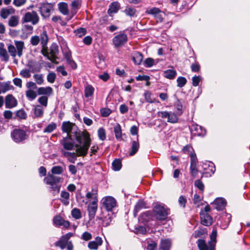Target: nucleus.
Masks as SVG:
<instances>
[{
    "label": "nucleus",
    "mask_w": 250,
    "mask_h": 250,
    "mask_svg": "<svg viewBox=\"0 0 250 250\" xmlns=\"http://www.w3.org/2000/svg\"><path fill=\"white\" fill-rule=\"evenodd\" d=\"M62 129L63 132L67 133L66 136H73V134H74L78 142L76 145L78 156H86L91 144L88 133L86 131H81L74 124L69 122H63Z\"/></svg>",
    "instance_id": "nucleus-1"
},
{
    "label": "nucleus",
    "mask_w": 250,
    "mask_h": 250,
    "mask_svg": "<svg viewBox=\"0 0 250 250\" xmlns=\"http://www.w3.org/2000/svg\"><path fill=\"white\" fill-rule=\"evenodd\" d=\"M48 42V37L46 30H43L41 34V44L42 45V53L53 62H55L57 56L59 54V47L56 43H53L50 47L49 50L46 47Z\"/></svg>",
    "instance_id": "nucleus-2"
},
{
    "label": "nucleus",
    "mask_w": 250,
    "mask_h": 250,
    "mask_svg": "<svg viewBox=\"0 0 250 250\" xmlns=\"http://www.w3.org/2000/svg\"><path fill=\"white\" fill-rule=\"evenodd\" d=\"M61 179L60 177L53 174H48L44 179V182L50 186V192L54 196L57 195L60 192L61 187L60 183Z\"/></svg>",
    "instance_id": "nucleus-3"
},
{
    "label": "nucleus",
    "mask_w": 250,
    "mask_h": 250,
    "mask_svg": "<svg viewBox=\"0 0 250 250\" xmlns=\"http://www.w3.org/2000/svg\"><path fill=\"white\" fill-rule=\"evenodd\" d=\"M169 210L161 205H156L153 208L155 217L158 220H165L168 214Z\"/></svg>",
    "instance_id": "nucleus-4"
},
{
    "label": "nucleus",
    "mask_w": 250,
    "mask_h": 250,
    "mask_svg": "<svg viewBox=\"0 0 250 250\" xmlns=\"http://www.w3.org/2000/svg\"><path fill=\"white\" fill-rule=\"evenodd\" d=\"M12 139L16 143H21L26 140L28 135L26 132L21 129H15L11 132Z\"/></svg>",
    "instance_id": "nucleus-5"
},
{
    "label": "nucleus",
    "mask_w": 250,
    "mask_h": 250,
    "mask_svg": "<svg viewBox=\"0 0 250 250\" xmlns=\"http://www.w3.org/2000/svg\"><path fill=\"white\" fill-rule=\"evenodd\" d=\"M39 21V17L35 11L26 12L22 19V22H31L33 25L37 24Z\"/></svg>",
    "instance_id": "nucleus-6"
},
{
    "label": "nucleus",
    "mask_w": 250,
    "mask_h": 250,
    "mask_svg": "<svg viewBox=\"0 0 250 250\" xmlns=\"http://www.w3.org/2000/svg\"><path fill=\"white\" fill-rule=\"evenodd\" d=\"M73 136H66L60 141L61 144L63 146L65 150H72L75 147L77 148L76 145L75 144L74 141L72 139Z\"/></svg>",
    "instance_id": "nucleus-7"
},
{
    "label": "nucleus",
    "mask_w": 250,
    "mask_h": 250,
    "mask_svg": "<svg viewBox=\"0 0 250 250\" xmlns=\"http://www.w3.org/2000/svg\"><path fill=\"white\" fill-rule=\"evenodd\" d=\"M103 206L108 211H112L116 206V201L111 196H107L102 199Z\"/></svg>",
    "instance_id": "nucleus-8"
},
{
    "label": "nucleus",
    "mask_w": 250,
    "mask_h": 250,
    "mask_svg": "<svg viewBox=\"0 0 250 250\" xmlns=\"http://www.w3.org/2000/svg\"><path fill=\"white\" fill-rule=\"evenodd\" d=\"M53 10V5L51 3L42 4L40 7V12L42 18L46 19L49 17L51 12Z\"/></svg>",
    "instance_id": "nucleus-9"
},
{
    "label": "nucleus",
    "mask_w": 250,
    "mask_h": 250,
    "mask_svg": "<svg viewBox=\"0 0 250 250\" xmlns=\"http://www.w3.org/2000/svg\"><path fill=\"white\" fill-rule=\"evenodd\" d=\"M127 41V36L124 33H121L115 36L112 40L113 43L116 47L124 45Z\"/></svg>",
    "instance_id": "nucleus-10"
},
{
    "label": "nucleus",
    "mask_w": 250,
    "mask_h": 250,
    "mask_svg": "<svg viewBox=\"0 0 250 250\" xmlns=\"http://www.w3.org/2000/svg\"><path fill=\"white\" fill-rule=\"evenodd\" d=\"M190 130L191 134L195 136H204L206 134V129L196 124H193L190 126Z\"/></svg>",
    "instance_id": "nucleus-11"
},
{
    "label": "nucleus",
    "mask_w": 250,
    "mask_h": 250,
    "mask_svg": "<svg viewBox=\"0 0 250 250\" xmlns=\"http://www.w3.org/2000/svg\"><path fill=\"white\" fill-rule=\"evenodd\" d=\"M97 209L98 202L91 201L89 203L87 206V210L90 220H92L94 218Z\"/></svg>",
    "instance_id": "nucleus-12"
},
{
    "label": "nucleus",
    "mask_w": 250,
    "mask_h": 250,
    "mask_svg": "<svg viewBox=\"0 0 250 250\" xmlns=\"http://www.w3.org/2000/svg\"><path fill=\"white\" fill-rule=\"evenodd\" d=\"M201 224L205 226H209L212 223V218L208 213L203 211L200 213Z\"/></svg>",
    "instance_id": "nucleus-13"
},
{
    "label": "nucleus",
    "mask_w": 250,
    "mask_h": 250,
    "mask_svg": "<svg viewBox=\"0 0 250 250\" xmlns=\"http://www.w3.org/2000/svg\"><path fill=\"white\" fill-rule=\"evenodd\" d=\"M227 202L225 199L223 198H216L212 205L214 206V208L218 210H223L226 206Z\"/></svg>",
    "instance_id": "nucleus-14"
},
{
    "label": "nucleus",
    "mask_w": 250,
    "mask_h": 250,
    "mask_svg": "<svg viewBox=\"0 0 250 250\" xmlns=\"http://www.w3.org/2000/svg\"><path fill=\"white\" fill-rule=\"evenodd\" d=\"M5 105L6 108H13L17 105V101L12 95H8L5 97Z\"/></svg>",
    "instance_id": "nucleus-15"
},
{
    "label": "nucleus",
    "mask_w": 250,
    "mask_h": 250,
    "mask_svg": "<svg viewBox=\"0 0 250 250\" xmlns=\"http://www.w3.org/2000/svg\"><path fill=\"white\" fill-rule=\"evenodd\" d=\"M103 240L101 237L97 236L95 240L88 243L87 247L90 250H97L99 247L103 244Z\"/></svg>",
    "instance_id": "nucleus-16"
},
{
    "label": "nucleus",
    "mask_w": 250,
    "mask_h": 250,
    "mask_svg": "<svg viewBox=\"0 0 250 250\" xmlns=\"http://www.w3.org/2000/svg\"><path fill=\"white\" fill-rule=\"evenodd\" d=\"M53 222L55 225L63 226L65 228H68L70 226V223L68 221H65L60 216H55L53 219Z\"/></svg>",
    "instance_id": "nucleus-17"
},
{
    "label": "nucleus",
    "mask_w": 250,
    "mask_h": 250,
    "mask_svg": "<svg viewBox=\"0 0 250 250\" xmlns=\"http://www.w3.org/2000/svg\"><path fill=\"white\" fill-rule=\"evenodd\" d=\"M0 58L2 61L7 62L9 61V57L6 49L4 48L3 42H0Z\"/></svg>",
    "instance_id": "nucleus-18"
},
{
    "label": "nucleus",
    "mask_w": 250,
    "mask_h": 250,
    "mask_svg": "<svg viewBox=\"0 0 250 250\" xmlns=\"http://www.w3.org/2000/svg\"><path fill=\"white\" fill-rule=\"evenodd\" d=\"M85 197L87 199H91L92 201L98 202V189L96 187L92 188L91 191L88 192Z\"/></svg>",
    "instance_id": "nucleus-19"
},
{
    "label": "nucleus",
    "mask_w": 250,
    "mask_h": 250,
    "mask_svg": "<svg viewBox=\"0 0 250 250\" xmlns=\"http://www.w3.org/2000/svg\"><path fill=\"white\" fill-rule=\"evenodd\" d=\"M14 44L17 51V55L19 58H21L22 55L23 50L24 48V42L21 41H14Z\"/></svg>",
    "instance_id": "nucleus-20"
},
{
    "label": "nucleus",
    "mask_w": 250,
    "mask_h": 250,
    "mask_svg": "<svg viewBox=\"0 0 250 250\" xmlns=\"http://www.w3.org/2000/svg\"><path fill=\"white\" fill-rule=\"evenodd\" d=\"M61 46L65 59L66 60L71 59V51L67 46L66 43L65 42H62Z\"/></svg>",
    "instance_id": "nucleus-21"
},
{
    "label": "nucleus",
    "mask_w": 250,
    "mask_h": 250,
    "mask_svg": "<svg viewBox=\"0 0 250 250\" xmlns=\"http://www.w3.org/2000/svg\"><path fill=\"white\" fill-rule=\"evenodd\" d=\"M216 236L217 231L216 229H213L211 234L210 235V241L208 242V245H209V250H215Z\"/></svg>",
    "instance_id": "nucleus-22"
},
{
    "label": "nucleus",
    "mask_w": 250,
    "mask_h": 250,
    "mask_svg": "<svg viewBox=\"0 0 250 250\" xmlns=\"http://www.w3.org/2000/svg\"><path fill=\"white\" fill-rule=\"evenodd\" d=\"M53 89L50 87H39L38 89V95H46L45 96H48L52 94Z\"/></svg>",
    "instance_id": "nucleus-23"
},
{
    "label": "nucleus",
    "mask_w": 250,
    "mask_h": 250,
    "mask_svg": "<svg viewBox=\"0 0 250 250\" xmlns=\"http://www.w3.org/2000/svg\"><path fill=\"white\" fill-rule=\"evenodd\" d=\"M15 12V9L12 8H2L0 10V16L3 19H6L10 14H14Z\"/></svg>",
    "instance_id": "nucleus-24"
},
{
    "label": "nucleus",
    "mask_w": 250,
    "mask_h": 250,
    "mask_svg": "<svg viewBox=\"0 0 250 250\" xmlns=\"http://www.w3.org/2000/svg\"><path fill=\"white\" fill-rule=\"evenodd\" d=\"M132 60L135 64L139 65L143 60V56L139 52H134L132 55Z\"/></svg>",
    "instance_id": "nucleus-25"
},
{
    "label": "nucleus",
    "mask_w": 250,
    "mask_h": 250,
    "mask_svg": "<svg viewBox=\"0 0 250 250\" xmlns=\"http://www.w3.org/2000/svg\"><path fill=\"white\" fill-rule=\"evenodd\" d=\"M60 200L61 202L65 206H67L69 204L70 194L69 192L66 191H62L61 193Z\"/></svg>",
    "instance_id": "nucleus-26"
},
{
    "label": "nucleus",
    "mask_w": 250,
    "mask_h": 250,
    "mask_svg": "<svg viewBox=\"0 0 250 250\" xmlns=\"http://www.w3.org/2000/svg\"><path fill=\"white\" fill-rule=\"evenodd\" d=\"M120 4L118 2H113L111 3L108 10V14L112 16V14L116 13L119 9Z\"/></svg>",
    "instance_id": "nucleus-27"
},
{
    "label": "nucleus",
    "mask_w": 250,
    "mask_h": 250,
    "mask_svg": "<svg viewBox=\"0 0 250 250\" xmlns=\"http://www.w3.org/2000/svg\"><path fill=\"white\" fill-rule=\"evenodd\" d=\"M13 88L14 87L13 85H11V82L10 81L0 83L1 92L5 93L9 90L13 89Z\"/></svg>",
    "instance_id": "nucleus-28"
},
{
    "label": "nucleus",
    "mask_w": 250,
    "mask_h": 250,
    "mask_svg": "<svg viewBox=\"0 0 250 250\" xmlns=\"http://www.w3.org/2000/svg\"><path fill=\"white\" fill-rule=\"evenodd\" d=\"M176 74L177 72L174 69H167L164 71V76L170 80L174 79Z\"/></svg>",
    "instance_id": "nucleus-29"
},
{
    "label": "nucleus",
    "mask_w": 250,
    "mask_h": 250,
    "mask_svg": "<svg viewBox=\"0 0 250 250\" xmlns=\"http://www.w3.org/2000/svg\"><path fill=\"white\" fill-rule=\"evenodd\" d=\"M114 131L116 138L117 140H121L122 139V132L121 126L119 124H117L114 127Z\"/></svg>",
    "instance_id": "nucleus-30"
},
{
    "label": "nucleus",
    "mask_w": 250,
    "mask_h": 250,
    "mask_svg": "<svg viewBox=\"0 0 250 250\" xmlns=\"http://www.w3.org/2000/svg\"><path fill=\"white\" fill-rule=\"evenodd\" d=\"M19 22V18L17 16H11L8 21V25L10 27L17 26Z\"/></svg>",
    "instance_id": "nucleus-31"
},
{
    "label": "nucleus",
    "mask_w": 250,
    "mask_h": 250,
    "mask_svg": "<svg viewBox=\"0 0 250 250\" xmlns=\"http://www.w3.org/2000/svg\"><path fill=\"white\" fill-rule=\"evenodd\" d=\"M197 243L200 250H209V245H208L204 240L199 239Z\"/></svg>",
    "instance_id": "nucleus-32"
},
{
    "label": "nucleus",
    "mask_w": 250,
    "mask_h": 250,
    "mask_svg": "<svg viewBox=\"0 0 250 250\" xmlns=\"http://www.w3.org/2000/svg\"><path fill=\"white\" fill-rule=\"evenodd\" d=\"M171 241L168 239L162 240L160 243V249L162 250H169Z\"/></svg>",
    "instance_id": "nucleus-33"
},
{
    "label": "nucleus",
    "mask_w": 250,
    "mask_h": 250,
    "mask_svg": "<svg viewBox=\"0 0 250 250\" xmlns=\"http://www.w3.org/2000/svg\"><path fill=\"white\" fill-rule=\"evenodd\" d=\"M58 8L60 11L64 15H67L68 13V5L66 3L60 2L58 4Z\"/></svg>",
    "instance_id": "nucleus-34"
},
{
    "label": "nucleus",
    "mask_w": 250,
    "mask_h": 250,
    "mask_svg": "<svg viewBox=\"0 0 250 250\" xmlns=\"http://www.w3.org/2000/svg\"><path fill=\"white\" fill-rule=\"evenodd\" d=\"M139 144L137 141H133L132 142L131 150L129 152L130 156L134 155L138 150L139 148Z\"/></svg>",
    "instance_id": "nucleus-35"
},
{
    "label": "nucleus",
    "mask_w": 250,
    "mask_h": 250,
    "mask_svg": "<svg viewBox=\"0 0 250 250\" xmlns=\"http://www.w3.org/2000/svg\"><path fill=\"white\" fill-rule=\"evenodd\" d=\"M37 63L33 61H29L28 63L27 64V66L28 67V70H30L31 72H39L40 71V69H38L36 67Z\"/></svg>",
    "instance_id": "nucleus-36"
},
{
    "label": "nucleus",
    "mask_w": 250,
    "mask_h": 250,
    "mask_svg": "<svg viewBox=\"0 0 250 250\" xmlns=\"http://www.w3.org/2000/svg\"><path fill=\"white\" fill-rule=\"evenodd\" d=\"M178 121V117L177 114L173 112H169L167 122L171 123H176Z\"/></svg>",
    "instance_id": "nucleus-37"
},
{
    "label": "nucleus",
    "mask_w": 250,
    "mask_h": 250,
    "mask_svg": "<svg viewBox=\"0 0 250 250\" xmlns=\"http://www.w3.org/2000/svg\"><path fill=\"white\" fill-rule=\"evenodd\" d=\"M145 206V204L143 201H139L136 204L134 210V216H136L138 212L143 208Z\"/></svg>",
    "instance_id": "nucleus-38"
},
{
    "label": "nucleus",
    "mask_w": 250,
    "mask_h": 250,
    "mask_svg": "<svg viewBox=\"0 0 250 250\" xmlns=\"http://www.w3.org/2000/svg\"><path fill=\"white\" fill-rule=\"evenodd\" d=\"M112 165L113 170L118 171L121 168L122 163L120 159H116L112 162Z\"/></svg>",
    "instance_id": "nucleus-39"
},
{
    "label": "nucleus",
    "mask_w": 250,
    "mask_h": 250,
    "mask_svg": "<svg viewBox=\"0 0 250 250\" xmlns=\"http://www.w3.org/2000/svg\"><path fill=\"white\" fill-rule=\"evenodd\" d=\"M7 49L11 56L13 58H15L17 55V51L15 46L12 44H9L8 46Z\"/></svg>",
    "instance_id": "nucleus-40"
},
{
    "label": "nucleus",
    "mask_w": 250,
    "mask_h": 250,
    "mask_svg": "<svg viewBox=\"0 0 250 250\" xmlns=\"http://www.w3.org/2000/svg\"><path fill=\"white\" fill-rule=\"evenodd\" d=\"M26 96L30 101L34 100L37 97V94L34 91L29 89L26 91Z\"/></svg>",
    "instance_id": "nucleus-41"
},
{
    "label": "nucleus",
    "mask_w": 250,
    "mask_h": 250,
    "mask_svg": "<svg viewBox=\"0 0 250 250\" xmlns=\"http://www.w3.org/2000/svg\"><path fill=\"white\" fill-rule=\"evenodd\" d=\"M57 127V125L56 123H52L48 125L43 130L44 133H51Z\"/></svg>",
    "instance_id": "nucleus-42"
},
{
    "label": "nucleus",
    "mask_w": 250,
    "mask_h": 250,
    "mask_svg": "<svg viewBox=\"0 0 250 250\" xmlns=\"http://www.w3.org/2000/svg\"><path fill=\"white\" fill-rule=\"evenodd\" d=\"M43 114V110L40 105H37L34 108V114L36 117H41Z\"/></svg>",
    "instance_id": "nucleus-43"
},
{
    "label": "nucleus",
    "mask_w": 250,
    "mask_h": 250,
    "mask_svg": "<svg viewBox=\"0 0 250 250\" xmlns=\"http://www.w3.org/2000/svg\"><path fill=\"white\" fill-rule=\"evenodd\" d=\"M94 88L91 86V85H88L87 86L84 90L85 93V96L86 97H89L91 96L94 93Z\"/></svg>",
    "instance_id": "nucleus-44"
},
{
    "label": "nucleus",
    "mask_w": 250,
    "mask_h": 250,
    "mask_svg": "<svg viewBox=\"0 0 250 250\" xmlns=\"http://www.w3.org/2000/svg\"><path fill=\"white\" fill-rule=\"evenodd\" d=\"M71 215L73 218L76 219H79L81 218V213L79 209L77 208H74L71 211Z\"/></svg>",
    "instance_id": "nucleus-45"
},
{
    "label": "nucleus",
    "mask_w": 250,
    "mask_h": 250,
    "mask_svg": "<svg viewBox=\"0 0 250 250\" xmlns=\"http://www.w3.org/2000/svg\"><path fill=\"white\" fill-rule=\"evenodd\" d=\"M41 42V36H33L30 39V43L33 46H37Z\"/></svg>",
    "instance_id": "nucleus-46"
},
{
    "label": "nucleus",
    "mask_w": 250,
    "mask_h": 250,
    "mask_svg": "<svg viewBox=\"0 0 250 250\" xmlns=\"http://www.w3.org/2000/svg\"><path fill=\"white\" fill-rule=\"evenodd\" d=\"M66 243L67 242L61 237L59 241L55 243V246L63 250L66 247Z\"/></svg>",
    "instance_id": "nucleus-47"
},
{
    "label": "nucleus",
    "mask_w": 250,
    "mask_h": 250,
    "mask_svg": "<svg viewBox=\"0 0 250 250\" xmlns=\"http://www.w3.org/2000/svg\"><path fill=\"white\" fill-rule=\"evenodd\" d=\"M187 80L185 77H179L177 79V86L183 87L187 83Z\"/></svg>",
    "instance_id": "nucleus-48"
},
{
    "label": "nucleus",
    "mask_w": 250,
    "mask_h": 250,
    "mask_svg": "<svg viewBox=\"0 0 250 250\" xmlns=\"http://www.w3.org/2000/svg\"><path fill=\"white\" fill-rule=\"evenodd\" d=\"M16 116L20 119H25L27 118V114L23 109H20L16 112Z\"/></svg>",
    "instance_id": "nucleus-49"
},
{
    "label": "nucleus",
    "mask_w": 250,
    "mask_h": 250,
    "mask_svg": "<svg viewBox=\"0 0 250 250\" xmlns=\"http://www.w3.org/2000/svg\"><path fill=\"white\" fill-rule=\"evenodd\" d=\"M51 172L54 174H61L63 172V169L61 166H55L52 168Z\"/></svg>",
    "instance_id": "nucleus-50"
},
{
    "label": "nucleus",
    "mask_w": 250,
    "mask_h": 250,
    "mask_svg": "<svg viewBox=\"0 0 250 250\" xmlns=\"http://www.w3.org/2000/svg\"><path fill=\"white\" fill-rule=\"evenodd\" d=\"M190 157V166H196L197 163V159L196 154L191 152L189 154Z\"/></svg>",
    "instance_id": "nucleus-51"
},
{
    "label": "nucleus",
    "mask_w": 250,
    "mask_h": 250,
    "mask_svg": "<svg viewBox=\"0 0 250 250\" xmlns=\"http://www.w3.org/2000/svg\"><path fill=\"white\" fill-rule=\"evenodd\" d=\"M194 186L197 188L201 192L204 191L205 186L201 180L198 179L195 180L194 182Z\"/></svg>",
    "instance_id": "nucleus-52"
},
{
    "label": "nucleus",
    "mask_w": 250,
    "mask_h": 250,
    "mask_svg": "<svg viewBox=\"0 0 250 250\" xmlns=\"http://www.w3.org/2000/svg\"><path fill=\"white\" fill-rule=\"evenodd\" d=\"M36 83L38 84H42L43 83L44 80L42 74H35L33 76Z\"/></svg>",
    "instance_id": "nucleus-53"
},
{
    "label": "nucleus",
    "mask_w": 250,
    "mask_h": 250,
    "mask_svg": "<svg viewBox=\"0 0 250 250\" xmlns=\"http://www.w3.org/2000/svg\"><path fill=\"white\" fill-rule=\"evenodd\" d=\"M98 136L100 140L104 141L106 139L105 130L103 128H100L98 131Z\"/></svg>",
    "instance_id": "nucleus-54"
},
{
    "label": "nucleus",
    "mask_w": 250,
    "mask_h": 250,
    "mask_svg": "<svg viewBox=\"0 0 250 250\" xmlns=\"http://www.w3.org/2000/svg\"><path fill=\"white\" fill-rule=\"evenodd\" d=\"M38 102L42 105L43 106H44L45 107H46L47 105V103H48V98L47 96H43L41 97H40L38 99Z\"/></svg>",
    "instance_id": "nucleus-55"
},
{
    "label": "nucleus",
    "mask_w": 250,
    "mask_h": 250,
    "mask_svg": "<svg viewBox=\"0 0 250 250\" xmlns=\"http://www.w3.org/2000/svg\"><path fill=\"white\" fill-rule=\"evenodd\" d=\"M30 72V70L28 69H24L21 71L20 74L23 78H29L31 77Z\"/></svg>",
    "instance_id": "nucleus-56"
},
{
    "label": "nucleus",
    "mask_w": 250,
    "mask_h": 250,
    "mask_svg": "<svg viewBox=\"0 0 250 250\" xmlns=\"http://www.w3.org/2000/svg\"><path fill=\"white\" fill-rule=\"evenodd\" d=\"M56 75L54 72H50L47 76V81L50 83H53L56 79Z\"/></svg>",
    "instance_id": "nucleus-57"
},
{
    "label": "nucleus",
    "mask_w": 250,
    "mask_h": 250,
    "mask_svg": "<svg viewBox=\"0 0 250 250\" xmlns=\"http://www.w3.org/2000/svg\"><path fill=\"white\" fill-rule=\"evenodd\" d=\"M157 243L151 241L148 242L147 246V250H156Z\"/></svg>",
    "instance_id": "nucleus-58"
},
{
    "label": "nucleus",
    "mask_w": 250,
    "mask_h": 250,
    "mask_svg": "<svg viewBox=\"0 0 250 250\" xmlns=\"http://www.w3.org/2000/svg\"><path fill=\"white\" fill-rule=\"evenodd\" d=\"M145 65L147 67H150L154 64V60L151 58H147L144 62Z\"/></svg>",
    "instance_id": "nucleus-59"
},
{
    "label": "nucleus",
    "mask_w": 250,
    "mask_h": 250,
    "mask_svg": "<svg viewBox=\"0 0 250 250\" xmlns=\"http://www.w3.org/2000/svg\"><path fill=\"white\" fill-rule=\"evenodd\" d=\"M86 32V30L84 28H80L75 31L76 35L80 37L84 36Z\"/></svg>",
    "instance_id": "nucleus-60"
},
{
    "label": "nucleus",
    "mask_w": 250,
    "mask_h": 250,
    "mask_svg": "<svg viewBox=\"0 0 250 250\" xmlns=\"http://www.w3.org/2000/svg\"><path fill=\"white\" fill-rule=\"evenodd\" d=\"M201 80V78L199 76H195L192 79V85L194 86H197L199 85L200 82Z\"/></svg>",
    "instance_id": "nucleus-61"
},
{
    "label": "nucleus",
    "mask_w": 250,
    "mask_h": 250,
    "mask_svg": "<svg viewBox=\"0 0 250 250\" xmlns=\"http://www.w3.org/2000/svg\"><path fill=\"white\" fill-rule=\"evenodd\" d=\"M190 173L191 175L193 177L195 178L196 177L198 173V170L196 168V166H190Z\"/></svg>",
    "instance_id": "nucleus-62"
},
{
    "label": "nucleus",
    "mask_w": 250,
    "mask_h": 250,
    "mask_svg": "<svg viewBox=\"0 0 250 250\" xmlns=\"http://www.w3.org/2000/svg\"><path fill=\"white\" fill-rule=\"evenodd\" d=\"M176 108L177 110V114L178 115H181L182 114L183 106L179 101H177L176 103Z\"/></svg>",
    "instance_id": "nucleus-63"
},
{
    "label": "nucleus",
    "mask_w": 250,
    "mask_h": 250,
    "mask_svg": "<svg viewBox=\"0 0 250 250\" xmlns=\"http://www.w3.org/2000/svg\"><path fill=\"white\" fill-rule=\"evenodd\" d=\"M101 113L103 117H107L111 113V110L109 108H102Z\"/></svg>",
    "instance_id": "nucleus-64"
}]
</instances>
